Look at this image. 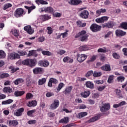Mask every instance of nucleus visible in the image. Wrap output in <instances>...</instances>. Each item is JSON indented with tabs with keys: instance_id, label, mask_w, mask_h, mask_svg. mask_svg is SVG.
Returning a JSON list of instances; mask_svg holds the SVG:
<instances>
[{
	"instance_id": "39",
	"label": "nucleus",
	"mask_w": 127,
	"mask_h": 127,
	"mask_svg": "<svg viewBox=\"0 0 127 127\" xmlns=\"http://www.w3.org/2000/svg\"><path fill=\"white\" fill-rule=\"evenodd\" d=\"M97 52L98 53H106L107 48L104 47L103 48H99L98 49Z\"/></svg>"
},
{
	"instance_id": "4",
	"label": "nucleus",
	"mask_w": 127,
	"mask_h": 127,
	"mask_svg": "<svg viewBox=\"0 0 127 127\" xmlns=\"http://www.w3.org/2000/svg\"><path fill=\"white\" fill-rule=\"evenodd\" d=\"M102 105L100 107V111L103 113L108 112L111 109V105L110 103H102Z\"/></svg>"
},
{
	"instance_id": "7",
	"label": "nucleus",
	"mask_w": 127,
	"mask_h": 127,
	"mask_svg": "<svg viewBox=\"0 0 127 127\" xmlns=\"http://www.w3.org/2000/svg\"><path fill=\"white\" fill-rule=\"evenodd\" d=\"M59 105H60L59 100L57 99L54 100V102L51 105L50 108L52 110H55V109H57L59 107Z\"/></svg>"
},
{
	"instance_id": "15",
	"label": "nucleus",
	"mask_w": 127,
	"mask_h": 127,
	"mask_svg": "<svg viewBox=\"0 0 127 127\" xmlns=\"http://www.w3.org/2000/svg\"><path fill=\"white\" fill-rule=\"evenodd\" d=\"M80 95L82 98H88L91 95V91L90 90H86L81 92Z\"/></svg>"
},
{
	"instance_id": "53",
	"label": "nucleus",
	"mask_w": 127,
	"mask_h": 127,
	"mask_svg": "<svg viewBox=\"0 0 127 127\" xmlns=\"http://www.w3.org/2000/svg\"><path fill=\"white\" fill-rule=\"evenodd\" d=\"M7 77H9V74H8V73H2L0 75V78L1 79H3V78H7Z\"/></svg>"
},
{
	"instance_id": "37",
	"label": "nucleus",
	"mask_w": 127,
	"mask_h": 127,
	"mask_svg": "<svg viewBox=\"0 0 127 127\" xmlns=\"http://www.w3.org/2000/svg\"><path fill=\"white\" fill-rule=\"evenodd\" d=\"M35 1L38 4H48V2L44 0H36Z\"/></svg>"
},
{
	"instance_id": "10",
	"label": "nucleus",
	"mask_w": 127,
	"mask_h": 127,
	"mask_svg": "<svg viewBox=\"0 0 127 127\" xmlns=\"http://www.w3.org/2000/svg\"><path fill=\"white\" fill-rule=\"evenodd\" d=\"M23 112H24V108H23L17 109L14 113V116H16V117H20L22 116V113H23Z\"/></svg>"
},
{
	"instance_id": "30",
	"label": "nucleus",
	"mask_w": 127,
	"mask_h": 127,
	"mask_svg": "<svg viewBox=\"0 0 127 127\" xmlns=\"http://www.w3.org/2000/svg\"><path fill=\"white\" fill-rule=\"evenodd\" d=\"M25 8H26L28 9V13H30L31 12L32 10H33V9H35V6L33 5L30 7L27 6H24Z\"/></svg>"
},
{
	"instance_id": "13",
	"label": "nucleus",
	"mask_w": 127,
	"mask_h": 127,
	"mask_svg": "<svg viewBox=\"0 0 127 127\" xmlns=\"http://www.w3.org/2000/svg\"><path fill=\"white\" fill-rule=\"evenodd\" d=\"M68 3L69 4H71L72 5H78V4H80V3H82V0H70Z\"/></svg>"
},
{
	"instance_id": "28",
	"label": "nucleus",
	"mask_w": 127,
	"mask_h": 127,
	"mask_svg": "<svg viewBox=\"0 0 127 127\" xmlns=\"http://www.w3.org/2000/svg\"><path fill=\"white\" fill-rule=\"evenodd\" d=\"M9 125L10 127H15V126H17L18 125V122L17 121H9Z\"/></svg>"
},
{
	"instance_id": "26",
	"label": "nucleus",
	"mask_w": 127,
	"mask_h": 127,
	"mask_svg": "<svg viewBox=\"0 0 127 127\" xmlns=\"http://www.w3.org/2000/svg\"><path fill=\"white\" fill-rule=\"evenodd\" d=\"M59 123L60 124H68L69 123V118L68 117H64V118L61 119Z\"/></svg>"
},
{
	"instance_id": "3",
	"label": "nucleus",
	"mask_w": 127,
	"mask_h": 127,
	"mask_svg": "<svg viewBox=\"0 0 127 127\" xmlns=\"http://www.w3.org/2000/svg\"><path fill=\"white\" fill-rule=\"evenodd\" d=\"M23 14H24V10L22 8H18L15 10L14 15L15 17H21Z\"/></svg>"
},
{
	"instance_id": "17",
	"label": "nucleus",
	"mask_w": 127,
	"mask_h": 127,
	"mask_svg": "<svg viewBox=\"0 0 127 127\" xmlns=\"http://www.w3.org/2000/svg\"><path fill=\"white\" fill-rule=\"evenodd\" d=\"M42 12L45 11V12H54V10L51 7H47L46 8H42L41 9Z\"/></svg>"
},
{
	"instance_id": "60",
	"label": "nucleus",
	"mask_w": 127,
	"mask_h": 127,
	"mask_svg": "<svg viewBox=\"0 0 127 127\" xmlns=\"http://www.w3.org/2000/svg\"><path fill=\"white\" fill-rule=\"evenodd\" d=\"M46 96L47 97V98H50V97L54 96V93L53 92H47L46 94Z\"/></svg>"
},
{
	"instance_id": "6",
	"label": "nucleus",
	"mask_w": 127,
	"mask_h": 127,
	"mask_svg": "<svg viewBox=\"0 0 127 127\" xmlns=\"http://www.w3.org/2000/svg\"><path fill=\"white\" fill-rule=\"evenodd\" d=\"M90 29L93 32H97L101 30V26L97 25V24H92L90 26Z\"/></svg>"
},
{
	"instance_id": "51",
	"label": "nucleus",
	"mask_w": 127,
	"mask_h": 127,
	"mask_svg": "<svg viewBox=\"0 0 127 127\" xmlns=\"http://www.w3.org/2000/svg\"><path fill=\"white\" fill-rule=\"evenodd\" d=\"M26 98L27 100H30V99L33 98V95L31 93H28L26 94Z\"/></svg>"
},
{
	"instance_id": "45",
	"label": "nucleus",
	"mask_w": 127,
	"mask_h": 127,
	"mask_svg": "<svg viewBox=\"0 0 127 127\" xmlns=\"http://www.w3.org/2000/svg\"><path fill=\"white\" fill-rule=\"evenodd\" d=\"M77 25L79 26V27H84L86 25V23H82V21L80 20H78L77 22Z\"/></svg>"
},
{
	"instance_id": "62",
	"label": "nucleus",
	"mask_w": 127,
	"mask_h": 127,
	"mask_svg": "<svg viewBox=\"0 0 127 127\" xmlns=\"http://www.w3.org/2000/svg\"><path fill=\"white\" fill-rule=\"evenodd\" d=\"M65 53H66V51L64 50H60L58 52V54H60V55H63V54H65Z\"/></svg>"
},
{
	"instance_id": "25",
	"label": "nucleus",
	"mask_w": 127,
	"mask_h": 127,
	"mask_svg": "<svg viewBox=\"0 0 127 127\" xmlns=\"http://www.w3.org/2000/svg\"><path fill=\"white\" fill-rule=\"evenodd\" d=\"M79 50L80 51H87L90 50V47L87 45H84L79 47Z\"/></svg>"
},
{
	"instance_id": "61",
	"label": "nucleus",
	"mask_w": 127,
	"mask_h": 127,
	"mask_svg": "<svg viewBox=\"0 0 127 127\" xmlns=\"http://www.w3.org/2000/svg\"><path fill=\"white\" fill-rule=\"evenodd\" d=\"M113 58H115V59H119V58H120V55L116 53H114L113 54Z\"/></svg>"
},
{
	"instance_id": "42",
	"label": "nucleus",
	"mask_w": 127,
	"mask_h": 127,
	"mask_svg": "<svg viewBox=\"0 0 127 127\" xmlns=\"http://www.w3.org/2000/svg\"><path fill=\"white\" fill-rule=\"evenodd\" d=\"M114 77L115 76L113 75H110L107 81L108 83H109V84H111V83H113L114 82Z\"/></svg>"
},
{
	"instance_id": "11",
	"label": "nucleus",
	"mask_w": 127,
	"mask_h": 127,
	"mask_svg": "<svg viewBox=\"0 0 127 127\" xmlns=\"http://www.w3.org/2000/svg\"><path fill=\"white\" fill-rule=\"evenodd\" d=\"M24 30L26 31L28 34H33L34 33V30L32 29L31 26H26L24 27Z\"/></svg>"
},
{
	"instance_id": "44",
	"label": "nucleus",
	"mask_w": 127,
	"mask_h": 127,
	"mask_svg": "<svg viewBox=\"0 0 127 127\" xmlns=\"http://www.w3.org/2000/svg\"><path fill=\"white\" fill-rule=\"evenodd\" d=\"M72 86H69L68 87L66 88L65 90L64 94L66 95L67 94H69V93H71V91H72Z\"/></svg>"
},
{
	"instance_id": "22",
	"label": "nucleus",
	"mask_w": 127,
	"mask_h": 127,
	"mask_svg": "<svg viewBox=\"0 0 127 127\" xmlns=\"http://www.w3.org/2000/svg\"><path fill=\"white\" fill-rule=\"evenodd\" d=\"M36 105H37V102H36V101L35 100H33L32 101H30L28 102L27 106L28 107H35Z\"/></svg>"
},
{
	"instance_id": "59",
	"label": "nucleus",
	"mask_w": 127,
	"mask_h": 127,
	"mask_svg": "<svg viewBox=\"0 0 127 127\" xmlns=\"http://www.w3.org/2000/svg\"><path fill=\"white\" fill-rule=\"evenodd\" d=\"M105 89H106V85L97 87L98 91H103V90H105Z\"/></svg>"
},
{
	"instance_id": "47",
	"label": "nucleus",
	"mask_w": 127,
	"mask_h": 127,
	"mask_svg": "<svg viewBox=\"0 0 127 127\" xmlns=\"http://www.w3.org/2000/svg\"><path fill=\"white\" fill-rule=\"evenodd\" d=\"M93 77H100V76H102V72L95 71L93 74Z\"/></svg>"
},
{
	"instance_id": "8",
	"label": "nucleus",
	"mask_w": 127,
	"mask_h": 127,
	"mask_svg": "<svg viewBox=\"0 0 127 127\" xmlns=\"http://www.w3.org/2000/svg\"><path fill=\"white\" fill-rule=\"evenodd\" d=\"M108 19H109V17L108 16H102L100 18H98L96 19L95 21L97 23H104L105 21H108Z\"/></svg>"
},
{
	"instance_id": "38",
	"label": "nucleus",
	"mask_w": 127,
	"mask_h": 127,
	"mask_svg": "<svg viewBox=\"0 0 127 127\" xmlns=\"http://www.w3.org/2000/svg\"><path fill=\"white\" fill-rule=\"evenodd\" d=\"M46 82V78H43L38 81V85L41 86L42 85H43V84H45Z\"/></svg>"
},
{
	"instance_id": "32",
	"label": "nucleus",
	"mask_w": 127,
	"mask_h": 127,
	"mask_svg": "<svg viewBox=\"0 0 127 127\" xmlns=\"http://www.w3.org/2000/svg\"><path fill=\"white\" fill-rule=\"evenodd\" d=\"M102 70L104 71H111V66L109 64H106L101 67Z\"/></svg>"
},
{
	"instance_id": "14",
	"label": "nucleus",
	"mask_w": 127,
	"mask_h": 127,
	"mask_svg": "<svg viewBox=\"0 0 127 127\" xmlns=\"http://www.w3.org/2000/svg\"><path fill=\"white\" fill-rule=\"evenodd\" d=\"M34 74H41L43 72V68L42 67H35L33 69Z\"/></svg>"
},
{
	"instance_id": "5",
	"label": "nucleus",
	"mask_w": 127,
	"mask_h": 127,
	"mask_svg": "<svg viewBox=\"0 0 127 127\" xmlns=\"http://www.w3.org/2000/svg\"><path fill=\"white\" fill-rule=\"evenodd\" d=\"M8 59H10V60L19 59V55L16 53H11L8 55Z\"/></svg>"
},
{
	"instance_id": "18",
	"label": "nucleus",
	"mask_w": 127,
	"mask_h": 127,
	"mask_svg": "<svg viewBox=\"0 0 127 127\" xmlns=\"http://www.w3.org/2000/svg\"><path fill=\"white\" fill-rule=\"evenodd\" d=\"M2 91L3 93H8L9 94H10V93H12L13 92L12 88L8 86L4 87L3 88Z\"/></svg>"
},
{
	"instance_id": "23",
	"label": "nucleus",
	"mask_w": 127,
	"mask_h": 127,
	"mask_svg": "<svg viewBox=\"0 0 127 127\" xmlns=\"http://www.w3.org/2000/svg\"><path fill=\"white\" fill-rule=\"evenodd\" d=\"M24 94H25V92L24 91H16L14 92V96L15 97H21V96H23V95H24Z\"/></svg>"
},
{
	"instance_id": "40",
	"label": "nucleus",
	"mask_w": 127,
	"mask_h": 127,
	"mask_svg": "<svg viewBox=\"0 0 127 127\" xmlns=\"http://www.w3.org/2000/svg\"><path fill=\"white\" fill-rule=\"evenodd\" d=\"M124 105H126L125 101H122L118 104H114L113 108H119V107H122V106H124Z\"/></svg>"
},
{
	"instance_id": "19",
	"label": "nucleus",
	"mask_w": 127,
	"mask_h": 127,
	"mask_svg": "<svg viewBox=\"0 0 127 127\" xmlns=\"http://www.w3.org/2000/svg\"><path fill=\"white\" fill-rule=\"evenodd\" d=\"M38 55L37 54V53H36V51L32 50L29 51V53L27 55V57H31V56H34V57H37Z\"/></svg>"
},
{
	"instance_id": "49",
	"label": "nucleus",
	"mask_w": 127,
	"mask_h": 127,
	"mask_svg": "<svg viewBox=\"0 0 127 127\" xmlns=\"http://www.w3.org/2000/svg\"><path fill=\"white\" fill-rule=\"evenodd\" d=\"M5 58V53L4 51L0 50V59Z\"/></svg>"
},
{
	"instance_id": "2",
	"label": "nucleus",
	"mask_w": 127,
	"mask_h": 127,
	"mask_svg": "<svg viewBox=\"0 0 127 127\" xmlns=\"http://www.w3.org/2000/svg\"><path fill=\"white\" fill-rule=\"evenodd\" d=\"M87 57H88V56L85 54H78L76 55L77 61H78L79 63H82V62H84L86 59H87Z\"/></svg>"
},
{
	"instance_id": "56",
	"label": "nucleus",
	"mask_w": 127,
	"mask_h": 127,
	"mask_svg": "<svg viewBox=\"0 0 127 127\" xmlns=\"http://www.w3.org/2000/svg\"><path fill=\"white\" fill-rule=\"evenodd\" d=\"M12 6V5L10 3H7L4 5L3 9L4 10H5V9H7L8 7H11Z\"/></svg>"
},
{
	"instance_id": "20",
	"label": "nucleus",
	"mask_w": 127,
	"mask_h": 127,
	"mask_svg": "<svg viewBox=\"0 0 127 127\" xmlns=\"http://www.w3.org/2000/svg\"><path fill=\"white\" fill-rule=\"evenodd\" d=\"M10 33L13 35V36H15V37H18L19 36V32L16 30V29H13L11 30Z\"/></svg>"
},
{
	"instance_id": "29",
	"label": "nucleus",
	"mask_w": 127,
	"mask_h": 127,
	"mask_svg": "<svg viewBox=\"0 0 127 127\" xmlns=\"http://www.w3.org/2000/svg\"><path fill=\"white\" fill-rule=\"evenodd\" d=\"M36 61L34 59H29V66L32 67L35 66Z\"/></svg>"
},
{
	"instance_id": "41",
	"label": "nucleus",
	"mask_w": 127,
	"mask_h": 127,
	"mask_svg": "<svg viewBox=\"0 0 127 127\" xmlns=\"http://www.w3.org/2000/svg\"><path fill=\"white\" fill-rule=\"evenodd\" d=\"M9 69L11 71V73H14V72H16V71H17V70H19V68H18V67L14 68V67H13V66H10L9 67Z\"/></svg>"
},
{
	"instance_id": "54",
	"label": "nucleus",
	"mask_w": 127,
	"mask_h": 127,
	"mask_svg": "<svg viewBox=\"0 0 127 127\" xmlns=\"http://www.w3.org/2000/svg\"><path fill=\"white\" fill-rule=\"evenodd\" d=\"M121 27L122 28L124 29H127V22H123L121 24Z\"/></svg>"
},
{
	"instance_id": "35",
	"label": "nucleus",
	"mask_w": 127,
	"mask_h": 127,
	"mask_svg": "<svg viewBox=\"0 0 127 127\" xmlns=\"http://www.w3.org/2000/svg\"><path fill=\"white\" fill-rule=\"evenodd\" d=\"M88 115V113L87 112H81L78 114V118L79 119H82V118H84V117H86Z\"/></svg>"
},
{
	"instance_id": "46",
	"label": "nucleus",
	"mask_w": 127,
	"mask_h": 127,
	"mask_svg": "<svg viewBox=\"0 0 127 127\" xmlns=\"http://www.w3.org/2000/svg\"><path fill=\"white\" fill-rule=\"evenodd\" d=\"M35 112H36V110H35L28 111L27 112V116H28L29 117H32V115H33V114H34V113H35Z\"/></svg>"
},
{
	"instance_id": "9",
	"label": "nucleus",
	"mask_w": 127,
	"mask_h": 127,
	"mask_svg": "<svg viewBox=\"0 0 127 127\" xmlns=\"http://www.w3.org/2000/svg\"><path fill=\"white\" fill-rule=\"evenodd\" d=\"M79 16L81 17V18H84V19H86L89 17V11L87 10H84L81 12L79 14Z\"/></svg>"
},
{
	"instance_id": "33",
	"label": "nucleus",
	"mask_w": 127,
	"mask_h": 127,
	"mask_svg": "<svg viewBox=\"0 0 127 127\" xmlns=\"http://www.w3.org/2000/svg\"><path fill=\"white\" fill-rule=\"evenodd\" d=\"M17 53L19 56V58H20V56H25L27 53L25 51H18Z\"/></svg>"
},
{
	"instance_id": "57",
	"label": "nucleus",
	"mask_w": 127,
	"mask_h": 127,
	"mask_svg": "<svg viewBox=\"0 0 127 127\" xmlns=\"http://www.w3.org/2000/svg\"><path fill=\"white\" fill-rule=\"evenodd\" d=\"M47 29L48 30V34H51L52 32H53V30L52 29V28H51V27H48L47 28Z\"/></svg>"
},
{
	"instance_id": "31",
	"label": "nucleus",
	"mask_w": 127,
	"mask_h": 127,
	"mask_svg": "<svg viewBox=\"0 0 127 127\" xmlns=\"http://www.w3.org/2000/svg\"><path fill=\"white\" fill-rule=\"evenodd\" d=\"M40 17L43 21H45V20H48V19H50V18H51V17H50V16H48V15H42L40 16Z\"/></svg>"
},
{
	"instance_id": "58",
	"label": "nucleus",
	"mask_w": 127,
	"mask_h": 127,
	"mask_svg": "<svg viewBox=\"0 0 127 127\" xmlns=\"http://www.w3.org/2000/svg\"><path fill=\"white\" fill-rule=\"evenodd\" d=\"M45 40V38L43 36L40 37L38 38V42H43Z\"/></svg>"
},
{
	"instance_id": "1",
	"label": "nucleus",
	"mask_w": 127,
	"mask_h": 127,
	"mask_svg": "<svg viewBox=\"0 0 127 127\" xmlns=\"http://www.w3.org/2000/svg\"><path fill=\"white\" fill-rule=\"evenodd\" d=\"M88 36L87 34H86V31L83 30L76 34L75 37V38H79L81 41H86V40H88Z\"/></svg>"
},
{
	"instance_id": "21",
	"label": "nucleus",
	"mask_w": 127,
	"mask_h": 127,
	"mask_svg": "<svg viewBox=\"0 0 127 127\" xmlns=\"http://www.w3.org/2000/svg\"><path fill=\"white\" fill-rule=\"evenodd\" d=\"M107 11L106 9L101 8L96 10V16H100L101 13H105Z\"/></svg>"
},
{
	"instance_id": "63",
	"label": "nucleus",
	"mask_w": 127,
	"mask_h": 127,
	"mask_svg": "<svg viewBox=\"0 0 127 127\" xmlns=\"http://www.w3.org/2000/svg\"><path fill=\"white\" fill-rule=\"evenodd\" d=\"M52 83L54 84H57V83H58V80H57L56 79L54 78H51L50 79Z\"/></svg>"
},
{
	"instance_id": "50",
	"label": "nucleus",
	"mask_w": 127,
	"mask_h": 127,
	"mask_svg": "<svg viewBox=\"0 0 127 127\" xmlns=\"http://www.w3.org/2000/svg\"><path fill=\"white\" fill-rule=\"evenodd\" d=\"M42 54L43 55H47L48 56H50V55H51V53L48 51H42Z\"/></svg>"
},
{
	"instance_id": "64",
	"label": "nucleus",
	"mask_w": 127,
	"mask_h": 127,
	"mask_svg": "<svg viewBox=\"0 0 127 127\" xmlns=\"http://www.w3.org/2000/svg\"><path fill=\"white\" fill-rule=\"evenodd\" d=\"M62 15V14L60 13L57 12L53 14V16L55 17H61V16Z\"/></svg>"
},
{
	"instance_id": "55",
	"label": "nucleus",
	"mask_w": 127,
	"mask_h": 127,
	"mask_svg": "<svg viewBox=\"0 0 127 127\" xmlns=\"http://www.w3.org/2000/svg\"><path fill=\"white\" fill-rule=\"evenodd\" d=\"M22 64L23 65H26L27 66H29V59H28L24 60L22 62Z\"/></svg>"
},
{
	"instance_id": "52",
	"label": "nucleus",
	"mask_w": 127,
	"mask_h": 127,
	"mask_svg": "<svg viewBox=\"0 0 127 127\" xmlns=\"http://www.w3.org/2000/svg\"><path fill=\"white\" fill-rule=\"evenodd\" d=\"M125 77L123 76H118L117 77V80L118 82H124V81H125Z\"/></svg>"
},
{
	"instance_id": "16",
	"label": "nucleus",
	"mask_w": 127,
	"mask_h": 127,
	"mask_svg": "<svg viewBox=\"0 0 127 127\" xmlns=\"http://www.w3.org/2000/svg\"><path fill=\"white\" fill-rule=\"evenodd\" d=\"M116 34L117 36H125L127 34V32L121 30H117L116 31Z\"/></svg>"
},
{
	"instance_id": "43",
	"label": "nucleus",
	"mask_w": 127,
	"mask_h": 127,
	"mask_svg": "<svg viewBox=\"0 0 127 127\" xmlns=\"http://www.w3.org/2000/svg\"><path fill=\"white\" fill-rule=\"evenodd\" d=\"M97 59V56L96 55H93L90 57V60L87 61V62H94L95 60Z\"/></svg>"
},
{
	"instance_id": "48",
	"label": "nucleus",
	"mask_w": 127,
	"mask_h": 127,
	"mask_svg": "<svg viewBox=\"0 0 127 127\" xmlns=\"http://www.w3.org/2000/svg\"><path fill=\"white\" fill-rule=\"evenodd\" d=\"M64 87V83L62 82L60 83L59 84L58 87L57 88V91H60V90H61V89H62Z\"/></svg>"
},
{
	"instance_id": "27",
	"label": "nucleus",
	"mask_w": 127,
	"mask_h": 127,
	"mask_svg": "<svg viewBox=\"0 0 127 127\" xmlns=\"http://www.w3.org/2000/svg\"><path fill=\"white\" fill-rule=\"evenodd\" d=\"M100 117L101 116L99 115V116L93 117L88 121V123H93V122H96V121H98V120L100 119Z\"/></svg>"
},
{
	"instance_id": "36",
	"label": "nucleus",
	"mask_w": 127,
	"mask_h": 127,
	"mask_svg": "<svg viewBox=\"0 0 127 127\" xmlns=\"http://www.w3.org/2000/svg\"><path fill=\"white\" fill-rule=\"evenodd\" d=\"M13 102L12 99H8L5 101H3L2 102V105H9V104H11Z\"/></svg>"
},
{
	"instance_id": "12",
	"label": "nucleus",
	"mask_w": 127,
	"mask_h": 127,
	"mask_svg": "<svg viewBox=\"0 0 127 127\" xmlns=\"http://www.w3.org/2000/svg\"><path fill=\"white\" fill-rule=\"evenodd\" d=\"M39 64L41 67H47L49 65V62L46 60H43L39 62Z\"/></svg>"
},
{
	"instance_id": "24",
	"label": "nucleus",
	"mask_w": 127,
	"mask_h": 127,
	"mask_svg": "<svg viewBox=\"0 0 127 127\" xmlns=\"http://www.w3.org/2000/svg\"><path fill=\"white\" fill-rule=\"evenodd\" d=\"M85 86L86 88H89V89L94 88V83H92L91 81H87L85 83Z\"/></svg>"
},
{
	"instance_id": "34",
	"label": "nucleus",
	"mask_w": 127,
	"mask_h": 127,
	"mask_svg": "<svg viewBox=\"0 0 127 127\" xmlns=\"http://www.w3.org/2000/svg\"><path fill=\"white\" fill-rule=\"evenodd\" d=\"M24 80L22 78H17L15 81H14V83L15 85H18V84H20V83H23Z\"/></svg>"
}]
</instances>
